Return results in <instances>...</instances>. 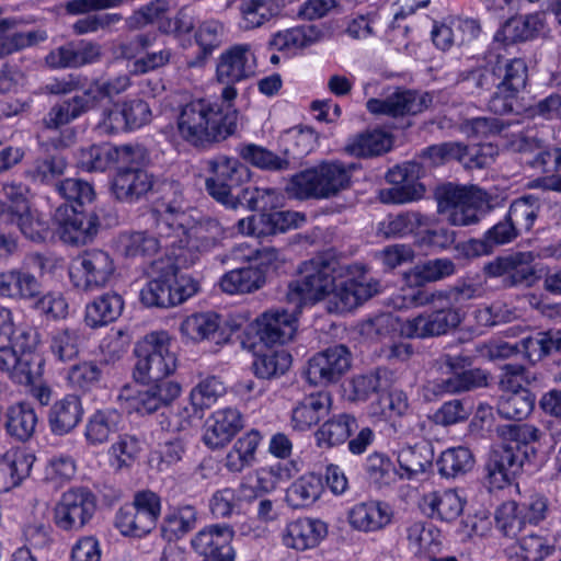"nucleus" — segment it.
<instances>
[{
	"mask_svg": "<svg viewBox=\"0 0 561 561\" xmlns=\"http://www.w3.org/2000/svg\"><path fill=\"white\" fill-rule=\"evenodd\" d=\"M236 531L228 524H211L199 529L191 539L192 550L202 561H234L231 546Z\"/></svg>",
	"mask_w": 561,
	"mask_h": 561,
	"instance_id": "14",
	"label": "nucleus"
},
{
	"mask_svg": "<svg viewBox=\"0 0 561 561\" xmlns=\"http://www.w3.org/2000/svg\"><path fill=\"white\" fill-rule=\"evenodd\" d=\"M485 289L481 282L473 279L458 280V283L443 290L427 291L417 289L413 291L409 297L411 305L415 307H422L426 305H436V302L446 301L451 306L454 304L479 298L483 296Z\"/></svg>",
	"mask_w": 561,
	"mask_h": 561,
	"instance_id": "26",
	"label": "nucleus"
},
{
	"mask_svg": "<svg viewBox=\"0 0 561 561\" xmlns=\"http://www.w3.org/2000/svg\"><path fill=\"white\" fill-rule=\"evenodd\" d=\"M528 79L527 64L515 62L508 70L506 77L497 82L495 91L491 95L488 107L497 115H506L515 112L518 93L526 87Z\"/></svg>",
	"mask_w": 561,
	"mask_h": 561,
	"instance_id": "20",
	"label": "nucleus"
},
{
	"mask_svg": "<svg viewBox=\"0 0 561 561\" xmlns=\"http://www.w3.org/2000/svg\"><path fill=\"white\" fill-rule=\"evenodd\" d=\"M197 511L193 505H181L169 511L161 523V536L167 541H174L196 527Z\"/></svg>",
	"mask_w": 561,
	"mask_h": 561,
	"instance_id": "43",
	"label": "nucleus"
},
{
	"mask_svg": "<svg viewBox=\"0 0 561 561\" xmlns=\"http://www.w3.org/2000/svg\"><path fill=\"white\" fill-rule=\"evenodd\" d=\"M357 428V421L352 414L340 413L333 415L316 431V445L322 449L339 446L344 444Z\"/></svg>",
	"mask_w": 561,
	"mask_h": 561,
	"instance_id": "37",
	"label": "nucleus"
},
{
	"mask_svg": "<svg viewBox=\"0 0 561 561\" xmlns=\"http://www.w3.org/2000/svg\"><path fill=\"white\" fill-rule=\"evenodd\" d=\"M13 24L10 20L0 21V58L32 46L46 38L39 32H16L11 30Z\"/></svg>",
	"mask_w": 561,
	"mask_h": 561,
	"instance_id": "53",
	"label": "nucleus"
},
{
	"mask_svg": "<svg viewBox=\"0 0 561 561\" xmlns=\"http://www.w3.org/2000/svg\"><path fill=\"white\" fill-rule=\"evenodd\" d=\"M350 525L359 531H377L391 520L388 505L380 502H363L355 504L348 512Z\"/></svg>",
	"mask_w": 561,
	"mask_h": 561,
	"instance_id": "35",
	"label": "nucleus"
},
{
	"mask_svg": "<svg viewBox=\"0 0 561 561\" xmlns=\"http://www.w3.org/2000/svg\"><path fill=\"white\" fill-rule=\"evenodd\" d=\"M207 164L211 173L205 183L207 192L216 201L236 208V201L231 195V190L250 179V170L237 158L227 156H217L210 159Z\"/></svg>",
	"mask_w": 561,
	"mask_h": 561,
	"instance_id": "12",
	"label": "nucleus"
},
{
	"mask_svg": "<svg viewBox=\"0 0 561 561\" xmlns=\"http://www.w3.org/2000/svg\"><path fill=\"white\" fill-rule=\"evenodd\" d=\"M35 457L25 451H8L0 457V493L18 486L32 469Z\"/></svg>",
	"mask_w": 561,
	"mask_h": 561,
	"instance_id": "39",
	"label": "nucleus"
},
{
	"mask_svg": "<svg viewBox=\"0 0 561 561\" xmlns=\"http://www.w3.org/2000/svg\"><path fill=\"white\" fill-rule=\"evenodd\" d=\"M238 151L243 160L263 170L282 171L289 168L288 159L280 158L266 148L255 144L242 145Z\"/></svg>",
	"mask_w": 561,
	"mask_h": 561,
	"instance_id": "60",
	"label": "nucleus"
},
{
	"mask_svg": "<svg viewBox=\"0 0 561 561\" xmlns=\"http://www.w3.org/2000/svg\"><path fill=\"white\" fill-rule=\"evenodd\" d=\"M522 463L523 454L510 443L492 453L485 469L494 482L506 481L510 474H515L519 470Z\"/></svg>",
	"mask_w": 561,
	"mask_h": 561,
	"instance_id": "44",
	"label": "nucleus"
},
{
	"mask_svg": "<svg viewBox=\"0 0 561 561\" xmlns=\"http://www.w3.org/2000/svg\"><path fill=\"white\" fill-rule=\"evenodd\" d=\"M436 465L442 477L457 478L473 468L474 458L467 447H451L442 453Z\"/></svg>",
	"mask_w": 561,
	"mask_h": 561,
	"instance_id": "50",
	"label": "nucleus"
},
{
	"mask_svg": "<svg viewBox=\"0 0 561 561\" xmlns=\"http://www.w3.org/2000/svg\"><path fill=\"white\" fill-rule=\"evenodd\" d=\"M259 340L268 347L290 341L297 330V318L286 310H268L254 322Z\"/></svg>",
	"mask_w": 561,
	"mask_h": 561,
	"instance_id": "21",
	"label": "nucleus"
},
{
	"mask_svg": "<svg viewBox=\"0 0 561 561\" xmlns=\"http://www.w3.org/2000/svg\"><path fill=\"white\" fill-rule=\"evenodd\" d=\"M526 64L523 58L513 57L508 58L502 54L501 45L490 48L485 54L481 65L462 71L459 75L458 83L461 89L472 95L480 96L485 92L496 88L497 82L506 77V70L513 64Z\"/></svg>",
	"mask_w": 561,
	"mask_h": 561,
	"instance_id": "10",
	"label": "nucleus"
},
{
	"mask_svg": "<svg viewBox=\"0 0 561 561\" xmlns=\"http://www.w3.org/2000/svg\"><path fill=\"white\" fill-rule=\"evenodd\" d=\"M124 424L123 414L115 408H103L94 411L87 420L84 438L89 446H100L117 434Z\"/></svg>",
	"mask_w": 561,
	"mask_h": 561,
	"instance_id": "29",
	"label": "nucleus"
},
{
	"mask_svg": "<svg viewBox=\"0 0 561 561\" xmlns=\"http://www.w3.org/2000/svg\"><path fill=\"white\" fill-rule=\"evenodd\" d=\"M432 459L431 447L425 443L405 446L398 454L400 469L405 472L408 479L423 473L432 465Z\"/></svg>",
	"mask_w": 561,
	"mask_h": 561,
	"instance_id": "55",
	"label": "nucleus"
},
{
	"mask_svg": "<svg viewBox=\"0 0 561 561\" xmlns=\"http://www.w3.org/2000/svg\"><path fill=\"white\" fill-rule=\"evenodd\" d=\"M83 415L81 399L76 394H67L55 401L49 408L47 420L53 434H69L80 423Z\"/></svg>",
	"mask_w": 561,
	"mask_h": 561,
	"instance_id": "32",
	"label": "nucleus"
},
{
	"mask_svg": "<svg viewBox=\"0 0 561 561\" xmlns=\"http://www.w3.org/2000/svg\"><path fill=\"white\" fill-rule=\"evenodd\" d=\"M57 192L67 202L57 207L55 221L59 240L70 245H84L92 242L99 230L96 217L83 215L85 205L95 198V192L88 181L69 178L56 185Z\"/></svg>",
	"mask_w": 561,
	"mask_h": 561,
	"instance_id": "4",
	"label": "nucleus"
},
{
	"mask_svg": "<svg viewBox=\"0 0 561 561\" xmlns=\"http://www.w3.org/2000/svg\"><path fill=\"white\" fill-rule=\"evenodd\" d=\"M534 259L531 252H516L486 263L483 271L490 277H504V284L508 287L531 286L537 278L533 266Z\"/></svg>",
	"mask_w": 561,
	"mask_h": 561,
	"instance_id": "18",
	"label": "nucleus"
},
{
	"mask_svg": "<svg viewBox=\"0 0 561 561\" xmlns=\"http://www.w3.org/2000/svg\"><path fill=\"white\" fill-rule=\"evenodd\" d=\"M130 85V79L128 75H119L108 79H96L89 88L83 92L90 100V107H94L95 104L106 98H113L124 92Z\"/></svg>",
	"mask_w": 561,
	"mask_h": 561,
	"instance_id": "63",
	"label": "nucleus"
},
{
	"mask_svg": "<svg viewBox=\"0 0 561 561\" xmlns=\"http://www.w3.org/2000/svg\"><path fill=\"white\" fill-rule=\"evenodd\" d=\"M256 59L250 44H234L224 50L217 61L216 78L220 83H237L254 76Z\"/></svg>",
	"mask_w": 561,
	"mask_h": 561,
	"instance_id": "19",
	"label": "nucleus"
},
{
	"mask_svg": "<svg viewBox=\"0 0 561 561\" xmlns=\"http://www.w3.org/2000/svg\"><path fill=\"white\" fill-rule=\"evenodd\" d=\"M457 271L456 263L447 257H439L428 260L413 268L412 275L417 286H423L427 283H435L443 280Z\"/></svg>",
	"mask_w": 561,
	"mask_h": 561,
	"instance_id": "58",
	"label": "nucleus"
},
{
	"mask_svg": "<svg viewBox=\"0 0 561 561\" xmlns=\"http://www.w3.org/2000/svg\"><path fill=\"white\" fill-rule=\"evenodd\" d=\"M392 147V137L381 129L365 130L350 138L346 151L358 158H371L388 152Z\"/></svg>",
	"mask_w": 561,
	"mask_h": 561,
	"instance_id": "40",
	"label": "nucleus"
},
{
	"mask_svg": "<svg viewBox=\"0 0 561 561\" xmlns=\"http://www.w3.org/2000/svg\"><path fill=\"white\" fill-rule=\"evenodd\" d=\"M96 508L98 499L88 486H71L55 503L53 522L65 533H79L91 523Z\"/></svg>",
	"mask_w": 561,
	"mask_h": 561,
	"instance_id": "9",
	"label": "nucleus"
},
{
	"mask_svg": "<svg viewBox=\"0 0 561 561\" xmlns=\"http://www.w3.org/2000/svg\"><path fill=\"white\" fill-rule=\"evenodd\" d=\"M485 385L486 374L481 369L465 371L447 369L446 376L428 380L425 390L428 397H444L471 391Z\"/></svg>",
	"mask_w": 561,
	"mask_h": 561,
	"instance_id": "27",
	"label": "nucleus"
},
{
	"mask_svg": "<svg viewBox=\"0 0 561 561\" xmlns=\"http://www.w3.org/2000/svg\"><path fill=\"white\" fill-rule=\"evenodd\" d=\"M432 102L433 96L428 92L398 88L382 99H369L366 102V108L374 115H386L397 118L420 114L427 110Z\"/></svg>",
	"mask_w": 561,
	"mask_h": 561,
	"instance_id": "16",
	"label": "nucleus"
},
{
	"mask_svg": "<svg viewBox=\"0 0 561 561\" xmlns=\"http://www.w3.org/2000/svg\"><path fill=\"white\" fill-rule=\"evenodd\" d=\"M425 224V215L408 211L394 217L389 216L377 226L376 233L387 239L402 238L407 234H419L420 228Z\"/></svg>",
	"mask_w": 561,
	"mask_h": 561,
	"instance_id": "46",
	"label": "nucleus"
},
{
	"mask_svg": "<svg viewBox=\"0 0 561 561\" xmlns=\"http://www.w3.org/2000/svg\"><path fill=\"white\" fill-rule=\"evenodd\" d=\"M180 332L193 342L211 340L220 343L227 340L221 337L220 317L215 312H198L186 317L180 325Z\"/></svg>",
	"mask_w": 561,
	"mask_h": 561,
	"instance_id": "38",
	"label": "nucleus"
},
{
	"mask_svg": "<svg viewBox=\"0 0 561 561\" xmlns=\"http://www.w3.org/2000/svg\"><path fill=\"white\" fill-rule=\"evenodd\" d=\"M526 525V516L513 501L503 503L495 512V527L504 537L517 538Z\"/></svg>",
	"mask_w": 561,
	"mask_h": 561,
	"instance_id": "57",
	"label": "nucleus"
},
{
	"mask_svg": "<svg viewBox=\"0 0 561 561\" xmlns=\"http://www.w3.org/2000/svg\"><path fill=\"white\" fill-rule=\"evenodd\" d=\"M154 185V178L142 168H122L113 182V193L123 203L133 204L146 197Z\"/></svg>",
	"mask_w": 561,
	"mask_h": 561,
	"instance_id": "25",
	"label": "nucleus"
},
{
	"mask_svg": "<svg viewBox=\"0 0 561 561\" xmlns=\"http://www.w3.org/2000/svg\"><path fill=\"white\" fill-rule=\"evenodd\" d=\"M438 213L454 226L477 224L489 205L488 195L476 186L447 183L435 192Z\"/></svg>",
	"mask_w": 561,
	"mask_h": 561,
	"instance_id": "7",
	"label": "nucleus"
},
{
	"mask_svg": "<svg viewBox=\"0 0 561 561\" xmlns=\"http://www.w3.org/2000/svg\"><path fill=\"white\" fill-rule=\"evenodd\" d=\"M423 156L432 160L433 163L437 164L443 162L445 159L454 158L462 162L467 168L484 167V160L478 157L477 148L462 147L458 144H440L430 146L423 151Z\"/></svg>",
	"mask_w": 561,
	"mask_h": 561,
	"instance_id": "47",
	"label": "nucleus"
},
{
	"mask_svg": "<svg viewBox=\"0 0 561 561\" xmlns=\"http://www.w3.org/2000/svg\"><path fill=\"white\" fill-rule=\"evenodd\" d=\"M535 407V396L529 390L504 393L497 401V413L506 420L526 419Z\"/></svg>",
	"mask_w": 561,
	"mask_h": 561,
	"instance_id": "52",
	"label": "nucleus"
},
{
	"mask_svg": "<svg viewBox=\"0 0 561 561\" xmlns=\"http://www.w3.org/2000/svg\"><path fill=\"white\" fill-rule=\"evenodd\" d=\"M322 31L316 25H301L273 35L270 45L277 50L304 48L322 37Z\"/></svg>",
	"mask_w": 561,
	"mask_h": 561,
	"instance_id": "49",
	"label": "nucleus"
},
{
	"mask_svg": "<svg viewBox=\"0 0 561 561\" xmlns=\"http://www.w3.org/2000/svg\"><path fill=\"white\" fill-rule=\"evenodd\" d=\"M423 504L432 518L444 522L455 520L463 510V500L455 490L431 492L424 495Z\"/></svg>",
	"mask_w": 561,
	"mask_h": 561,
	"instance_id": "42",
	"label": "nucleus"
},
{
	"mask_svg": "<svg viewBox=\"0 0 561 561\" xmlns=\"http://www.w3.org/2000/svg\"><path fill=\"white\" fill-rule=\"evenodd\" d=\"M125 301L115 291H107L93 299L85 306L84 322L95 329L116 321L123 310Z\"/></svg>",
	"mask_w": 561,
	"mask_h": 561,
	"instance_id": "36",
	"label": "nucleus"
},
{
	"mask_svg": "<svg viewBox=\"0 0 561 561\" xmlns=\"http://www.w3.org/2000/svg\"><path fill=\"white\" fill-rule=\"evenodd\" d=\"M87 95H75L71 99L56 103L43 117L42 124L46 129L56 130L80 117L90 110Z\"/></svg>",
	"mask_w": 561,
	"mask_h": 561,
	"instance_id": "41",
	"label": "nucleus"
},
{
	"mask_svg": "<svg viewBox=\"0 0 561 561\" xmlns=\"http://www.w3.org/2000/svg\"><path fill=\"white\" fill-rule=\"evenodd\" d=\"M226 393L224 382L210 376L199 381L190 393V399L195 410H205L214 405L217 400Z\"/></svg>",
	"mask_w": 561,
	"mask_h": 561,
	"instance_id": "62",
	"label": "nucleus"
},
{
	"mask_svg": "<svg viewBox=\"0 0 561 561\" xmlns=\"http://www.w3.org/2000/svg\"><path fill=\"white\" fill-rule=\"evenodd\" d=\"M151 382L130 399V405L137 413H154L169 407L181 393L180 383L173 380Z\"/></svg>",
	"mask_w": 561,
	"mask_h": 561,
	"instance_id": "28",
	"label": "nucleus"
},
{
	"mask_svg": "<svg viewBox=\"0 0 561 561\" xmlns=\"http://www.w3.org/2000/svg\"><path fill=\"white\" fill-rule=\"evenodd\" d=\"M327 533V524L322 520L298 518L286 526L283 542L288 548L305 551L317 547Z\"/></svg>",
	"mask_w": 561,
	"mask_h": 561,
	"instance_id": "30",
	"label": "nucleus"
},
{
	"mask_svg": "<svg viewBox=\"0 0 561 561\" xmlns=\"http://www.w3.org/2000/svg\"><path fill=\"white\" fill-rule=\"evenodd\" d=\"M432 306L435 308L433 312L405 321L402 332L408 337L425 339L442 335L460 323V313L450 304L443 301Z\"/></svg>",
	"mask_w": 561,
	"mask_h": 561,
	"instance_id": "17",
	"label": "nucleus"
},
{
	"mask_svg": "<svg viewBox=\"0 0 561 561\" xmlns=\"http://www.w3.org/2000/svg\"><path fill=\"white\" fill-rule=\"evenodd\" d=\"M299 221H305V216L296 211L262 213L240 219L238 230L244 236L262 238L296 228Z\"/></svg>",
	"mask_w": 561,
	"mask_h": 561,
	"instance_id": "22",
	"label": "nucleus"
},
{
	"mask_svg": "<svg viewBox=\"0 0 561 561\" xmlns=\"http://www.w3.org/2000/svg\"><path fill=\"white\" fill-rule=\"evenodd\" d=\"M114 525L123 536L138 538L148 535L156 528L148 516L139 512L131 503L122 506L116 512Z\"/></svg>",
	"mask_w": 561,
	"mask_h": 561,
	"instance_id": "51",
	"label": "nucleus"
},
{
	"mask_svg": "<svg viewBox=\"0 0 561 561\" xmlns=\"http://www.w3.org/2000/svg\"><path fill=\"white\" fill-rule=\"evenodd\" d=\"M243 257L247 266L231 270L220 278L222 291L230 295L253 293L265 284L268 271H277L285 263L277 248H257L253 254Z\"/></svg>",
	"mask_w": 561,
	"mask_h": 561,
	"instance_id": "8",
	"label": "nucleus"
},
{
	"mask_svg": "<svg viewBox=\"0 0 561 561\" xmlns=\"http://www.w3.org/2000/svg\"><path fill=\"white\" fill-rule=\"evenodd\" d=\"M114 272L112 255L100 248H90L73 260L70 279L76 288L91 293L105 287Z\"/></svg>",
	"mask_w": 561,
	"mask_h": 561,
	"instance_id": "11",
	"label": "nucleus"
},
{
	"mask_svg": "<svg viewBox=\"0 0 561 561\" xmlns=\"http://www.w3.org/2000/svg\"><path fill=\"white\" fill-rule=\"evenodd\" d=\"M247 492H252L245 485L239 489L225 488L216 491L209 500V508L216 518L230 517L234 512L239 513L242 501L247 499Z\"/></svg>",
	"mask_w": 561,
	"mask_h": 561,
	"instance_id": "54",
	"label": "nucleus"
},
{
	"mask_svg": "<svg viewBox=\"0 0 561 561\" xmlns=\"http://www.w3.org/2000/svg\"><path fill=\"white\" fill-rule=\"evenodd\" d=\"M80 344L81 335L78 330H57L50 335L49 351L56 360L67 363L78 357Z\"/></svg>",
	"mask_w": 561,
	"mask_h": 561,
	"instance_id": "56",
	"label": "nucleus"
},
{
	"mask_svg": "<svg viewBox=\"0 0 561 561\" xmlns=\"http://www.w3.org/2000/svg\"><path fill=\"white\" fill-rule=\"evenodd\" d=\"M151 263L152 279L140 290V301L147 307L170 308L196 295L199 284L190 275H179L199 260V248H168Z\"/></svg>",
	"mask_w": 561,
	"mask_h": 561,
	"instance_id": "2",
	"label": "nucleus"
},
{
	"mask_svg": "<svg viewBox=\"0 0 561 561\" xmlns=\"http://www.w3.org/2000/svg\"><path fill=\"white\" fill-rule=\"evenodd\" d=\"M191 241L188 231L182 224L174 225L167 218L157 219L153 231H129L123 232L119 237L122 245H142L153 243L154 245H182Z\"/></svg>",
	"mask_w": 561,
	"mask_h": 561,
	"instance_id": "23",
	"label": "nucleus"
},
{
	"mask_svg": "<svg viewBox=\"0 0 561 561\" xmlns=\"http://www.w3.org/2000/svg\"><path fill=\"white\" fill-rule=\"evenodd\" d=\"M421 174L422 167L414 161L390 169L386 180L391 186L379 191V199L385 204H404L421 198L425 191L424 185L419 181Z\"/></svg>",
	"mask_w": 561,
	"mask_h": 561,
	"instance_id": "13",
	"label": "nucleus"
},
{
	"mask_svg": "<svg viewBox=\"0 0 561 561\" xmlns=\"http://www.w3.org/2000/svg\"><path fill=\"white\" fill-rule=\"evenodd\" d=\"M351 359V352L345 345L330 346L308 360L307 381L312 386L336 382L350 369Z\"/></svg>",
	"mask_w": 561,
	"mask_h": 561,
	"instance_id": "15",
	"label": "nucleus"
},
{
	"mask_svg": "<svg viewBox=\"0 0 561 561\" xmlns=\"http://www.w3.org/2000/svg\"><path fill=\"white\" fill-rule=\"evenodd\" d=\"M323 490V483L319 476L305 474L290 484L285 500L293 508L309 507L320 499Z\"/></svg>",
	"mask_w": 561,
	"mask_h": 561,
	"instance_id": "45",
	"label": "nucleus"
},
{
	"mask_svg": "<svg viewBox=\"0 0 561 561\" xmlns=\"http://www.w3.org/2000/svg\"><path fill=\"white\" fill-rule=\"evenodd\" d=\"M355 163L323 161L293 175L287 185L289 195L298 199H323L336 196L351 186Z\"/></svg>",
	"mask_w": 561,
	"mask_h": 561,
	"instance_id": "5",
	"label": "nucleus"
},
{
	"mask_svg": "<svg viewBox=\"0 0 561 561\" xmlns=\"http://www.w3.org/2000/svg\"><path fill=\"white\" fill-rule=\"evenodd\" d=\"M38 425L35 408L28 402H16L9 405L4 412V428L7 434L18 442L30 440Z\"/></svg>",
	"mask_w": 561,
	"mask_h": 561,
	"instance_id": "33",
	"label": "nucleus"
},
{
	"mask_svg": "<svg viewBox=\"0 0 561 561\" xmlns=\"http://www.w3.org/2000/svg\"><path fill=\"white\" fill-rule=\"evenodd\" d=\"M366 272L365 265L344 264L332 251H324L300 265V278L289 284L288 299L300 305L333 294L335 311H351L380 290V283Z\"/></svg>",
	"mask_w": 561,
	"mask_h": 561,
	"instance_id": "1",
	"label": "nucleus"
},
{
	"mask_svg": "<svg viewBox=\"0 0 561 561\" xmlns=\"http://www.w3.org/2000/svg\"><path fill=\"white\" fill-rule=\"evenodd\" d=\"M261 442V435L252 430L238 438L226 457V468L231 472H240L255 460V451Z\"/></svg>",
	"mask_w": 561,
	"mask_h": 561,
	"instance_id": "48",
	"label": "nucleus"
},
{
	"mask_svg": "<svg viewBox=\"0 0 561 561\" xmlns=\"http://www.w3.org/2000/svg\"><path fill=\"white\" fill-rule=\"evenodd\" d=\"M238 126V112L230 104L209 99H194L179 108L176 131L195 148H207L232 136Z\"/></svg>",
	"mask_w": 561,
	"mask_h": 561,
	"instance_id": "3",
	"label": "nucleus"
},
{
	"mask_svg": "<svg viewBox=\"0 0 561 561\" xmlns=\"http://www.w3.org/2000/svg\"><path fill=\"white\" fill-rule=\"evenodd\" d=\"M242 427V415L237 409L217 410L205 423L203 442L211 449L224 447Z\"/></svg>",
	"mask_w": 561,
	"mask_h": 561,
	"instance_id": "24",
	"label": "nucleus"
},
{
	"mask_svg": "<svg viewBox=\"0 0 561 561\" xmlns=\"http://www.w3.org/2000/svg\"><path fill=\"white\" fill-rule=\"evenodd\" d=\"M137 357L133 377L137 382L169 380L178 367V357L172 350V339L167 331L148 333L135 345Z\"/></svg>",
	"mask_w": 561,
	"mask_h": 561,
	"instance_id": "6",
	"label": "nucleus"
},
{
	"mask_svg": "<svg viewBox=\"0 0 561 561\" xmlns=\"http://www.w3.org/2000/svg\"><path fill=\"white\" fill-rule=\"evenodd\" d=\"M291 365V356L285 350L271 351L256 356L253 370L256 377L271 379L284 375Z\"/></svg>",
	"mask_w": 561,
	"mask_h": 561,
	"instance_id": "59",
	"label": "nucleus"
},
{
	"mask_svg": "<svg viewBox=\"0 0 561 561\" xmlns=\"http://www.w3.org/2000/svg\"><path fill=\"white\" fill-rule=\"evenodd\" d=\"M285 153L293 159H301L317 146V135L309 127H294L283 136Z\"/></svg>",
	"mask_w": 561,
	"mask_h": 561,
	"instance_id": "61",
	"label": "nucleus"
},
{
	"mask_svg": "<svg viewBox=\"0 0 561 561\" xmlns=\"http://www.w3.org/2000/svg\"><path fill=\"white\" fill-rule=\"evenodd\" d=\"M331 408V397L328 392H316L304 397L291 410V426L305 432L324 417Z\"/></svg>",
	"mask_w": 561,
	"mask_h": 561,
	"instance_id": "31",
	"label": "nucleus"
},
{
	"mask_svg": "<svg viewBox=\"0 0 561 561\" xmlns=\"http://www.w3.org/2000/svg\"><path fill=\"white\" fill-rule=\"evenodd\" d=\"M0 370L18 383L32 380L28 363L18 355L12 345L0 346Z\"/></svg>",
	"mask_w": 561,
	"mask_h": 561,
	"instance_id": "64",
	"label": "nucleus"
},
{
	"mask_svg": "<svg viewBox=\"0 0 561 561\" xmlns=\"http://www.w3.org/2000/svg\"><path fill=\"white\" fill-rule=\"evenodd\" d=\"M283 9V0H242L239 27L243 31L260 28L278 18Z\"/></svg>",
	"mask_w": 561,
	"mask_h": 561,
	"instance_id": "34",
	"label": "nucleus"
}]
</instances>
